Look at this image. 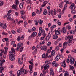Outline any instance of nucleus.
<instances>
[{
    "label": "nucleus",
    "instance_id": "1",
    "mask_svg": "<svg viewBox=\"0 0 76 76\" xmlns=\"http://www.w3.org/2000/svg\"><path fill=\"white\" fill-rule=\"evenodd\" d=\"M11 51L9 53V55L10 56L9 57V59L11 61H13L15 60V58L14 55L13 53H15V50L13 48H11Z\"/></svg>",
    "mask_w": 76,
    "mask_h": 76
},
{
    "label": "nucleus",
    "instance_id": "2",
    "mask_svg": "<svg viewBox=\"0 0 76 76\" xmlns=\"http://www.w3.org/2000/svg\"><path fill=\"white\" fill-rule=\"evenodd\" d=\"M22 73L23 75L27 74L28 73V71L24 69L23 67H22L20 69V70H19L17 71V76H20V75L22 74Z\"/></svg>",
    "mask_w": 76,
    "mask_h": 76
},
{
    "label": "nucleus",
    "instance_id": "3",
    "mask_svg": "<svg viewBox=\"0 0 76 76\" xmlns=\"http://www.w3.org/2000/svg\"><path fill=\"white\" fill-rule=\"evenodd\" d=\"M69 8L72 10L74 8L73 10H72L71 11V13L72 14H74L75 13V11L74 10L75 8V4H72L70 6Z\"/></svg>",
    "mask_w": 76,
    "mask_h": 76
},
{
    "label": "nucleus",
    "instance_id": "4",
    "mask_svg": "<svg viewBox=\"0 0 76 76\" xmlns=\"http://www.w3.org/2000/svg\"><path fill=\"white\" fill-rule=\"evenodd\" d=\"M73 39V36H68L65 37V39L67 40L69 39V41L71 42L72 39Z\"/></svg>",
    "mask_w": 76,
    "mask_h": 76
},
{
    "label": "nucleus",
    "instance_id": "5",
    "mask_svg": "<svg viewBox=\"0 0 76 76\" xmlns=\"http://www.w3.org/2000/svg\"><path fill=\"white\" fill-rule=\"evenodd\" d=\"M7 20H10L13 23H15L14 20H13V18H11L10 15H8V17H7Z\"/></svg>",
    "mask_w": 76,
    "mask_h": 76
},
{
    "label": "nucleus",
    "instance_id": "6",
    "mask_svg": "<svg viewBox=\"0 0 76 76\" xmlns=\"http://www.w3.org/2000/svg\"><path fill=\"white\" fill-rule=\"evenodd\" d=\"M54 12L53 10H52V11H48V14L50 15L51 14L52 16H54Z\"/></svg>",
    "mask_w": 76,
    "mask_h": 76
},
{
    "label": "nucleus",
    "instance_id": "7",
    "mask_svg": "<svg viewBox=\"0 0 76 76\" xmlns=\"http://www.w3.org/2000/svg\"><path fill=\"white\" fill-rule=\"evenodd\" d=\"M56 25H53L51 26L50 29L51 30V33H53L54 32V28L56 27Z\"/></svg>",
    "mask_w": 76,
    "mask_h": 76
},
{
    "label": "nucleus",
    "instance_id": "8",
    "mask_svg": "<svg viewBox=\"0 0 76 76\" xmlns=\"http://www.w3.org/2000/svg\"><path fill=\"white\" fill-rule=\"evenodd\" d=\"M47 46H45L44 47L43 46H41L40 48L41 50H43L44 51H46L47 50Z\"/></svg>",
    "mask_w": 76,
    "mask_h": 76
},
{
    "label": "nucleus",
    "instance_id": "9",
    "mask_svg": "<svg viewBox=\"0 0 76 76\" xmlns=\"http://www.w3.org/2000/svg\"><path fill=\"white\" fill-rule=\"evenodd\" d=\"M18 7V6L15 4H14L12 6V8L15 10H17L18 8H17V7Z\"/></svg>",
    "mask_w": 76,
    "mask_h": 76
},
{
    "label": "nucleus",
    "instance_id": "10",
    "mask_svg": "<svg viewBox=\"0 0 76 76\" xmlns=\"http://www.w3.org/2000/svg\"><path fill=\"white\" fill-rule=\"evenodd\" d=\"M52 64L53 66H55L56 67H57L59 65L58 64L56 63V62L55 61H53L52 63Z\"/></svg>",
    "mask_w": 76,
    "mask_h": 76
},
{
    "label": "nucleus",
    "instance_id": "11",
    "mask_svg": "<svg viewBox=\"0 0 76 76\" xmlns=\"http://www.w3.org/2000/svg\"><path fill=\"white\" fill-rule=\"evenodd\" d=\"M61 58V55L59 54L55 58V60L56 61H58L59 59H60Z\"/></svg>",
    "mask_w": 76,
    "mask_h": 76
},
{
    "label": "nucleus",
    "instance_id": "12",
    "mask_svg": "<svg viewBox=\"0 0 76 76\" xmlns=\"http://www.w3.org/2000/svg\"><path fill=\"white\" fill-rule=\"evenodd\" d=\"M75 61V60L73 57H72L70 60V63L71 64H73L74 63V62Z\"/></svg>",
    "mask_w": 76,
    "mask_h": 76
},
{
    "label": "nucleus",
    "instance_id": "13",
    "mask_svg": "<svg viewBox=\"0 0 76 76\" xmlns=\"http://www.w3.org/2000/svg\"><path fill=\"white\" fill-rule=\"evenodd\" d=\"M61 65L64 68H65L66 67V64L65 61V60L63 61V62L61 63Z\"/></svg>",
    "mask_w": 76,
    "mask_h": 76
},
{
    "label": "nucleus",
    "instance_id": "14",
    "mask_svg": "<svg viewBox=\"0 0 76 76\" xmlns=\"http://www.w3.org/2000/svg\"><path fill=\"white\" fill-rule=\"evenodd\" d=\"M51 37V34L50 33H49L48 34V35L47 37H46V39L47 40H49L50 39Z\"/></svg>",
    "mask_w": 76,
    "mask_h": 76
},
{
    "label": "nucleus",
    "instance_id": "15",
    "mask_svg": "<svg viewBox=\"0 0 76 76\" xmlns=\"http://www.w3.org/2000/svg\"><path fill=\"white\" fill-rule=\"evenodd\" d=\"M5 60L4 59L0 60V66H2L4 64V63H5Z\"/></svg>",
    "mask_w": 76,
    "mask_h": 76
},
{
    "label": "nucleus",
    "instance_id": "16",
    "mask_svg": "<svg viewBox=\"0 0 76 76\" xmlns=\"http://www.w3.org/2000/svg\"><path fill=\"white\" fill-rule=\"evenodd\" d=\"M39 46L38 45H37V48H35V50H34V52L32 53L33 55H34V54L36 53L37 51V48H39Z\"/></svg>",
    "mask_w": 76,
    "mask_h": 76
},
{
    "label": "nucleus",
    "instance_id": "17",
    "mask_svg": "<svg viewBox=\"0 0 76 76\" xmlns=\"http://www.w3.org/2000/svg\"><path fill=\"white\" fill-rule=\"evenodd\" d=\"M25 12L24 11H22L21 12V14L22 18L23 19H25V17H24L23 15L25 14Z\"/></svg>",
    "mask_w": 76,
    "mask_h": 76
},
{
    "label": "nucleus",
    "instance_id": "18",
    "mask_svg": "<svg viewBox=\"0 0 76 76\" xmlns=\"http://www.w3.org/2000/svg\"><path fill=\"white\" fill-rule=\"evenodd\" d=\"M48 56V55H47V54L46 55L45 54H43L42 56V58H45L46 59L47 58Z\"/></svg>",
    "mask_w": 76,
    "mask_h": 76
},
{
    "label": "nucleus",
    "instance_id": "19",
    "mask_svg": "<svg viewBox=\"0 0 76 76\" xmlns=\"http://www.w3.org/2000/svg\"><path fill=\"white\" fill-rule=\"evenodd\" d=\"M14 3L17 6L18 5L20 4L19 1L18 0H15Z\"/></svg>",
    "mask_w": 76,
    "mask_h": 76
},
{
    "label": "nucleus",
    "instance_id": "20",
    "mask_svg": "<svg viewBox=\"0 0 76 76\" xmlns=\"http://www.w3.org/2000/svg\"><path fill=\"white\" fill-rule=\"evenodd\" d=\"M4 67L1 66L0 67V73H2L4 72Z\"/></svg>",
    "mask_w": 76,
    "mask_h": 76
},
{
    "label": "nucleus",
    "instance_id": "21",
    "mask_svg": "<svg viewBox=\"0 0 76 76\" xmlns=\"http://www.w3.org/2000/svg\"><path fill=\"white\" fill-rule=\"evenodd\" d=\"M2 27L4 29H5L7 28V26L6 23H3L2 24Z\"/></svg>",
    "mask_w": 76,
    "mask_h": 76
},
{
    "label": "nucleus",
    "instance_id": "22",
    "mask_svg": "<svg viewBox=\"0 0 76 76\" xmlns=\"http://www.w3.org/2000/svg\"><path fill=\"white\" fill-rule=\"evenodd\" d=\"M55 34L56 35H60L61 34L60 33V31H58V30H55Z\"/></svg>",
    "mask_w": 76,
    "mask_h": 76
},
{
    "label": "nucleus",
    "instance_id": "23",
    "mask_svg": "<svg viewBox=\"0 0 76 76\" xmlns=\"http://www.w3.org/2000/svg\"><path fill=\"white\" fill-rule=\"evenodd\" d=\"M37 32H36V31H34V32L32 33L31 35V37H35L37 35Z\"/></svg>",
    "mask_w": 76,
    "mask_h": 76
},
{
    "label": "nucleus",
    "instance_id": "24",
    "mask_svg": "<svg viewBox=\"0 0 76 76\" xmlns=\"http://www.w3.org/2000/svg\"><path fill=\"white\" fill-rule=\"evenodd\" d=\"M23 46V44L21 43H19L17 45V46L18 47L20 48L22 47Z\"/></svg>",
    "mask_w": 76,
    "mask_h": 76
},
{
    "label": "nucleus",
    "instance_id": "25",
    "mask_svg": "<svg viewBox=\"0 0 76 76\" xmlns=\"http://www.w3.org/2000/svg\"><path fill=\"white\" fill-rule=\"evenodd\" d=\"M41 32L42 35H43V37H45L46 36V33H45L44 30H42Z\"/></svg>",
    "mask_w": 76,
    "mask_h": 76
},
{
    "label": "nucleus",
    "instance_id": "26",
    "mask_svg": "<svg viewBox=\"0 0 76 76\" xmlns=\"http://www.w3.org/2000/svg\"><path fill=\"white\" fill-rule=\"evenodd\" d=\"M22 27H20L17 29V32L18 33H20L22 32Z\"/></svg>",
    "mask_w": 76,
    "mask_h": 76
},
{
    "label": "nucleus",
    "instance_id": "27",
    "mask_svg": "<svg viewBox=\"0 0 76 76\" xmlns=\"http://www.w3.org/2000/svg\"><path fill=\"white\" fill-rule=\"evenodd\" d=\"M53 38L54 39H56L58 38V36L57 35L55 34V35H53Z\"/></svg>",
    "mask_w": 76,
    "mask_h": 76
},
{
    "label": "nucleus",
    "instance_id": "28",
    "mask_svg": "<svg viewBox=\"0 0 76 76\" xmlns=\"http://www.w3.org/2000/svg\"><path fill=\"white\" fill-rule=\"evenodd\" d=\"M68 4H65L64 6V8L63 9V11H65L66 8L67 7Z\"/></svg>",
    "mask_w": 76,
    "mask_h": 76
},
{
    "label": "nucleus",
    "instance_id": "29",
    "mask_svg": "<svg viewBox=\"0 0 76 76\" xmlns=\"http://www.w3.org/2000/svg\"><path fill=\"white\" fill-rule=\"evenodd\" d=\"M18 64H23L22 62H21V60L20 58H19L18 59Z\"/></svg>",
    "mask_w": 76,
    "mask_h": 76
},
{
    "label": "nucleus",
    "instance_id": "30",
    "mask_svg": "<svg viewBox=\"0 0 76 76\" xmlns=\"http://www.w3.org/2000/svg\"><path fill=\"white\" fill-rule=\"evenodd\" d=\"M62 32L64 33L66 32V29H65V27H63V28L62 29Z\"/></svg>",
    "mask_w": 76,
    "mask_h": 76
},
{
    "label": "nucleus",
    "instance_id": "31",
    "mask_svg": "<svg viewBox=\"0 0 76 76\" xmlns=\"http://www.w3.org/2000/svg\"><path fill=\"white\" fill-rule=\"evenodd\" d=\"M56 51L54 50H53L51 52V56H54L55 54Z\"/></svg>",
    "mask_w": 76,
    "mask_h": 76
},
{
    "label": "nucleus",
    "instance_id": "32",
    "mask_svg": "<svg viewBox=\"0 0 76 76\" xmlns=\"http://www.w3.org/2000/svg\"><path fill=\"white\" fill-rule=\"evenodd\" d=\"M49 67V66L48 64H46L45 66L44 67V69L46 70L47 68H48Z\"/></svg>",
    "mask_w": 76,
    "mask_h": 76
},
{
    "label": "nucleus",
    "instance_id": "33",
    "mask_svg": "<svg viewBox=\"0 0 76 76\" xmlns=\"http://www.w3.org/2000/svg\"><path fill=\"white\" fill-rule=\"evenodd\" d=\"M65 74H64V76H71L70 75H69L68 72L66 71L65 73Z\"/></svg>",
    "mask_w": 76,
    "mask_h": 76
},
{
    "label": "nucleus",
    "instance_id": "34",
    "mask_svg": "<svg viewBox=\"0 0 76 76\" xmlns=\"http://www.w3.org/2000/svg\"><path fill=\"white\" fill-rule=\"evenodd\" d=\"M43 21L42 20H40L38 21L39 24L41 25L42 24Z\"/></svg>",
    "mask_w": 76,
    "mask_h": 76
},
{
    "label": "nucleus",
    "instance_id": "35",
    "mask_svg": "<svg viewBox=\"0 0 76 76\" xmlns=\"http://www.w3.org/2000/svg\"><path fill=\"white\" fill-rule=\"evenodd\" d=\"M75 32H76V30H71L70 31V33L71 34H74Z\"/></svg>",
    "mask_w": 76,
    "mask_h": 76
},
{
    "label": "nucleus",
    "instance_id": "36",
    "mask_svg": "<svg viewBox=\"0 0 76 76\" xmlns=\"http://www.w3.org/2000/svg\"><path fill=\"white\" fill-rule=\"evenodd\" d=\"M67 43H68V42H65L63 44V48L65 47L66 45L67 44Z\"/></svg>",
    "mask_w": 76,
    "mask_h": 76
},
{
    "label": "nucleus",
    "instance_id": "37",
    "mask_svg": "<svg viewBox=\"0 0 76 76\" xmlns=\"http://www.w3.org/2000/svg\"><path fill=\"white\" fill-rule=\"evenodd\" d=\"M19 7L20 9H22L23 8L22 4L20 3L19 4Z\"/></svg>",
    "mask_w": 76,
    "mask_h": 76
},
{
    "label": "nucleus",
    "instance_id": "38",
    "mask_svg": "<svg viewBox=\"0 0 76 76\" xmlns=\"http://www.w3.org/2000/svg\"><path fill=\"white\" fill-rule=\"evenodd\" d=\"M29 69L30 70V71H31L32 70L33 67L32 66L29 65Z\"/></svg>",
    "mask_w": 76,
    "mask_h": 76
},
{
    "label": "nucleus",
    "instance_id": "39",
    "mask_svg": "<svg viewBox=\"0 0 76 76\" xmlns=\"http://www.w3.org/2000/svg\"><path fill=\"white\" fill-rule=\"evenodd\" d=\"M50 60H47L45 61V63L46 64H50Z\"/></svg>",
    "mask_w": 76,
    "mask_h": 76
},
{
    "label": "nucleus",
    "instance_id": "40",
    "mask_svg": "<svg viewBox=\"0 0 76 76\" xmlns=\"http://www.w3.org/2000/svg\"><path fill=\"white\" fill-rule=\"evenodd\" d=\"M53 72V69L52 68H51L50 69V75H52Z\"/></svg>",
    "mask_w": 76,
    "mask_h": 76
},
{
    "label": "nucleus",
    "instance_id": "41",
    "mask_svg": "<svg viewBox=\"0 0 76 76\" xmlns=\"http://www.w3.org/2000/svg\"><path fill=\"white\" fill-rule=\"evenodd\" d=\"M27 8L28 10H31L32 8L31 6L30 5H28V6L27 7Z\"/></svg>",
    "mask_w": 76,
    "mask_h": 76
},
{
    "label": "nucleus",
    "instance_id": "42",
    "mask_svg": "<svg viewBox=\"0 0 76 76\" xmlns=\"http://www.w3.org/2000/svg\"><path fill=\"white\" fill-rule=\"evenodd\" d=\"M47 14V11L46 10H45L43 12V15H46Z\"/></svg>",
    "mask_w": 76,
    "mask_h": 76
},
{
    "label": "nucleus",
    "instance_id": "43",
    "mask_svg": "<svg viewBox=\"0 0 76 76\" xmlns=\"http://www.w3.org/2000/svg\"><path fill=\"white\" fill-rule=\"evenodd\" d=\"M51 51L50 50H47V52L46 53V54H47L48 55V54H49L50 52Z\"/></svg>",
    "mask_w": 76,
    "mask_h": 76
},
{
    "label": "nucleus",
    "instance_id": "44",
    "mask_svg": "<svg viewBox=\"0 0 76 76\" xmlns=\"http://www.w3.org/2000/svg\"><path fill=\"white\" fill-rule=\"evenodd\" d=\"M25 36H24V35H23L20 38V39L21 40H23L24 39V38Z\"/></svg>",
    "mask_w": 76,
    "mask_h": 76
},
{
    "label": "nucleus",
    "instance_id": "45",
    "mask_svg": "<svg viewBox=\"0 0 76 76\" xmlns=\"http://www.w3.org/2000/svg\"><path fill=\"white\" fill-rule=\"evenodd\" d=\"M43 30H42V27H39V31L41 32Z\"/></svg>",
    "mask_w": 76,
    "mask_h": 76
},
{
    "label": "nucleus",
    "instance_id": "46",
    "mask_svg": "<svg viewBox=\"0 0 76 76\" xmlns=\"http://www.w3.org/2000/svg\"><path fill=\"white\" fill-rule=\"evenodd\" d=\"M20 36H18L17 38V40L18 41L20 42Z\"/></svg>",
    "mask_w": 76,
    "mask_h": 76
},
{
    "label": "nucleus",
    "instance_id": "47",
    "mask_svg": "<svg viewBox=\"0 0 76 76\" xmlns=\"http://www.w3.org/2000/svg\"><path fill=\"white\" fill-rule=\"evenodd\" d=\"M2 34L3 35L7 36L8 35V33H6L5 32H4V31H3L2 33Z\"/></svg>",
    "mask_w": 76,
    "mask_h": 76
},
{
    "label": "nucleus",
    "instance_id": "48",
    "mask_svg": "<svg viewBox=\"0 0 76 76\" xmlns=\"http://www.w3.org/2000/svg\"><path fill=\"white\" fill-rule=\"evenodd\" d=\"M66 28H68L69 30L71 28V27L70 26H66Z\"/></svg>",
    "mask_w": 76,
    "mask_h": 76
},
{
    "label": "nucleus",
    "instance_id": "49",
    "mask_svg": "<svg viewBox=\"0 0 76 76\" xmlns=\"http://www.w3.org/2000/svg\"><path fill=\"white\" fill-rule=\"evenodd\" d=\"M3 5V1H0V6Z\"/></svg>",
    "mask_w": 76,
    "mask_h": 76
},
{
    "label": "nucleus",
    "instance_id": "50",
    "mask_svg": "<svg viewBox=\"0 0 76 76\" xmlns=\"http://www.w3.org/2000/svg\"><path fill=\"white\" fill-rule=\"evenodd\" d=\"M35 25L36 26H37L38 24L37 20H35Z\"/></svg>",
    "mask_w": 76,
    "mask_h": 76
},
{
    "label": "nucleus",
    "instance_id": "51",
    "mask_svg": "<svg viewBox=\"0 0 76 76\" xmlns=\"http://www.w3.org/2000/svg\"><path fill=\"white\" fill-rule=\"evenodd\" d=\"M23 20H20L18 23V24H19L20 23H22L23 22Z\"/></svg>",
    "mask_w": 76,
    "mask_h": 76
},
{
    "label": "nucleus",
    "instance_id": "52",
    "mask_svg": "<svg viewBox=\"0 0 76 76\" xmlns=\"http://www.w3.org/2000/svg\"><path fill=\"white\" fill-rule=\"evenodd\" d=\"M63 6V5L62 3H60L59 4V7L60 8H61Z\"/></svg>",
    "mask_w": 76,
    "mask_h": 76
},
{
    "label": "nucleus",
    "instance_id": "53",
    "mask_svg": "<svg viewBox=\"0 0 76 76\" xmlns=\"http://www.w3.org/2000/svg\"><path fill=\"white\" fill-rule=\"evenodd\" d=\"M70 41L68 42L67 43L68 44V46H70L71 45L72 43L70 42Z\"/></svg>",
    "mask_w": 76,
    "mask_h": 76
},
{
    "label": "nucleus",
    "instance_id": "54",
    "mask_svg": "<svg viewBox=\"0 0 76 76\" xmlns=\"http://www.w3.org/2000/svg\"><path fill=\"white\" fill-rule=\"evenodd\" d=\"M59 47L58 46H57V47H56V48L55 49V50L56 51H58L59 50Z\"/></svg>",
    "mask_w": 76,
    "mask_h": 76
},
{
    "label": "nucleus",
    "instance_id": "55",
    "mask_svg": "<svg viewBox=\"0 0 76 76\" xmlns=\"http://www.w3.org/2000/svg\"><path fill=\"white\" fill-rule=\"evenodd\" d=\"M9 41L6 42V46H8L9 45Z\"/></svg>",
    "mask_w": 76,
    "mask_h": 76
},
{
    "label": "nucleus",
    "instance_id": "56",
    "mask_svg": "<svg viewBox=\"0 0 76 76\" xmlns=\"http://www.w3.org/2000/svg\"><path fill=\"white\" fill-rule=\"evenodd\" d=\"M48 3V1H45L43 2L44 4L46 5Z\"/></svg>",
    "mask_w": 76,
    "mask_h": 76
},
{
    "label": "nucleus",
    "instance_id": "57",
    "mask_svg": "<svg viewBox=\"0 0 76 76\" xmlns=\"http://www.w3.org/2000/svg\"><path fill=\"white\" fill-rule=\"evenodd\" d=\"M32 30V31H35L36 30V28L35 27H33Z\"/></svg>",
    "mask_w": 76,
    "mask_h": 76
},
{
    "label": "nucleus",
    "instance_id": "58",
    "mask_svg": "<svg viewBox=\"0 0 76 76\" xmlns=\"http://www.w3.org/2000/svg\"><path fill=\"white\" fill-rule=\"evenodd\" d=\"M51 44V42H48V43L47 44V45L48 46H50Z\"/></svg>",
    "mask_w": 76,
    "mask_h": 76
},
{
    "label": "nucleus",
    "instance_id": "59",
    "mask_svg": "<svg viewBox=\"0 0 76 76\" xmlns=\"http://www.w3.org/2000/svg\"><path fill=\"white\" fill-rule=\"evenodd\" d=\"M44 37V36H43V37H42L40 39V40H43L44 39V37Z\"/></svg>",
    "mask_w": 76,
    "mask_h": 76
},
{
    "label": "nucleus",
    "instance_id": "60",
    "mask_svg": "<svg viewBox=\"0 0 76 76\" xmlns=\"http://www.w3.org/2000/svg\"><path fill=\"white\" fill-rule=\"evenodd\" d=\"M18 12H16L15 13V15L16 16H18Z\"/></svg>",
    "mask_w": 76,
    "mask_h": 76
},
{
    "label": "nucleus",
    "instance_id": "61",
    "mask_svg": "<svg viewBox=\"0 0 76 76\" xmlns=\"http://www.w3.org/2000/svg\"><path fill=\"white\" fill-rule=\"evenodd\" d=\"M62 46V43H59V46L60 47H61Z\"/></svg>",
    "mask_w": 76,
    "mask_h": 76
},
{
    "label": "nucleus",
    "instance_id": "62",
    "mask_svg": "<svg viewBox=\"0 0 76 76\" xmlns=\"http://www.w3.org/2000/svg\"><path fill=\"white\" fill-rule=\"evenodd\" d=\"M28 31L30 33L31 32H32V29H28Z\"/></svg>",
    "mask_w": 76,
    "mask_h": 76
},
{
    "label": "nucleus",
    "instance_id": "63",
    "mask_svg": "<svg viewBox=\"0 0 76 76\" xmlns=\"http://www.w3.org/2000/svg\"><path fill=\"white\" fill-rule=\"evenodd\" d=\"M12 71L11 70L10 71V76H12Z\"/></svg>",
    "mask_w": 76,
    "mask_h": 76
},
{
    "label": "nucleus",
    "instance_id": "64",
    "mask_svg": "<svg viewBox=\"0 0 76 76\" xmlns=\"http://www.w3.org/2000/svg\"><path fill=\"white\" fill-rule=\"evenodd\" d=\"M37 75V73L36 72H35L34 73V76H36Z\"/></svg>",
    "mask_w": 76,
    "mask_h": 76
}]
</instances>
